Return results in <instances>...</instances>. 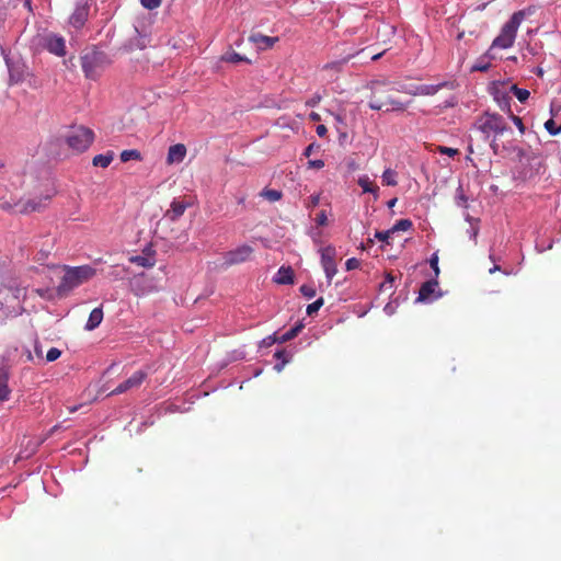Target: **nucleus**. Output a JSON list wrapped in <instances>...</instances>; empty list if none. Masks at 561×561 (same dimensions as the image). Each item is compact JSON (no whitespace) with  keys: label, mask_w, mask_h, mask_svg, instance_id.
I'll return each instance as SVG.
<instances>
[{"label":"nucleus","mask_w":561,"mask_h":561,"mask_svg":"<svg viewBox=\"0 0 561 561\" xmlns=\"http://www.w3.org/2000/svg\"><path fill=\"white\" fill-rule=\"evenodd\" d=\"M473 129L482 135L484 141H490L494 154L500 152V138L506 133H512V128L502 115L488 111L477 117Z\"/></svg>","instance_id":"f257e3e1"},{"label":"nucleus","mask_w":561,"mask_h":561,"mask_svg":"<svg viewBox=\"0 0 561 561\" xmlns=\"http://www.w3.org/2000/svg\"><path fill=\"white\" fill-rule=\"evenodd\" d=\"M371 98L369 107L375 111H404L405 104L392 99L389 95L393 89L390 83L385 81H373L370 83Z\"/></svg>","instance_id":"f03ea898"},{"label":"nucleus","mask_w":561,"mask_h":561,"mask_svg":"<svg viewBox=\"0 0 561 561\" xmlns=\"http://www.w3.org/2000/svg\"><path fill=\"white\" fill-rule=\"evenodd\" d=\"M64 276L57 287V291L61 296L87 283L95 275V268L90 265L64 266Z\"/></svg>","instance_id":"7ed1b4c3"},{"label":"nucleus","mask_w":561,"mask_h":561,"mask_svg":"<svg viewBox=\"0 0 561 561\" xmlns=\"http://www.w3.org/2000/svg\"><path fill=\"white\" fill-rule=\"evenodd\" d=\"M111 62V58L104 51L98 49L88 50L81 56V67L84 76L91 80H96Z\"/></svg>","instance_id":"20e7f679"},{"label":"nucleus","mask_w":561,"mask_h":561,"mask_svg":"<svg viewBox=\"0 0 561 561\" xmlns=\"http://www.w3.org/2000/svg\"><path fill=\"white\" fill-rule=\"evenodd\" d=\"M525 15V12L522 10L513 13L511 19L503 25L501 33L494 38L492 46L503 49L512 47Z\"/></svg>","instance_id":"39448f33"},{"label":"nucleus","mask_w":561,"mask_h":561,"mask_svg":"<svg viewBox=\"0 0 561 561\" xmlns=\"http://www.w3.org/2000/svg\"><path fill=\"white\" fill-rule=\"evenodd\" d=\"M94 139V134L91 129L84 126H77L71 128L67 136V145L77 152L87 150Z\"/></svg>","instance_id":"423d86ee"},{"label":"nucleus","mask_w":561,"mask_h":561,"mask_svg":"<svg viewBox=\"0 0 561 561\" xmlns=\"http://www.w3.org/2000/svg\"><path fill=\"white\" fill-rule=\"evenodd\" d=\"M5 64L9 70L10 83L15 84L25 79L28 68L20 58L5 57Z\"/></svg>","instance_id":"0eeeda50"},{"label":"nucleus","mask_w":561,"mask_h":561,"mask_svg":"<svg viewBox=\"0 0 561 561\" xmlns=\"http://www.w3.org/2000/svg\"><path fill=\"white\" fill-rule=\"evenodd\" d=\"M321 265L330 284L337 272L336 250L333 247H327L321 251Z\"/></svg>","instance_id":"6e6552de"},{"label":"nucleus","mask_w":561,"mask_h":561,"mask_svg":"<svg viewBox=\"0 0 561 561\" xmlns=\"http://www.w3.org/2000/svg\"><path fill=\"white\" fill-rule=\"evenodd\" d=\"M253 249L249 245H241L237 249L229 251L224 256V264L227 266L240 264L245 262L252 254Z\"/></svg>","instance_id":"1a4fd4ad"},{"label":"nucleus","mask_w":561,"mask_h":561,"mask_svg":"<svg viewBox=\"0 0 561 561\" xmlns=\"http://www.w3.org/2000/svg\"><path fill=\"white\" fill-rule=\"evenodd\" d=\"M146 377H147L146 371L138 370V371L134 373L127 380L119 383L110 394L111 396L121 394L130 389L138 388L141 385V382L145 380Z\"/></svg>","instance_id":"9d476101"},{"label":"nucleus","mask_w":561,"mask_h":561,"mask_svg":"<svg viewBox=\"0 0 561 561\" xmlns=\"http://www.w3.org/2000/svg\"><path fill=\"white\" fill-rule=\"evenodd\" d=\"M130 287L136 296H145L154 290L152 279L145 274L135 276L130 282Z\"/></svg>","instance_id":"9b49d317"},{"label":"nucleus","mask_w":561,"mask_h":561,"mask_svg":"<svg viewBox=\"0 0 561 561\" xmlns=\"http://www.w3.org/2000/svg\"><path fill=\"white\" fill-rule=\"evenodd\" d=\"M44 47L51 54L56 56H65L66 55V42L65 38L56 35L48 34L44 37Z\"/></svg>","instance_id":"f8f14e48"},{"label":"nucleus","mask_w":561,"mask_h":561,"mask_svg":"<svg viewBox=\"0 0 561 561\" xmlns=\"http://www.w3.org/2000/svg\"><path fill=\"white\" fill-rule=\"evenodd\" d=\"M89 14V7L85 3L78 4L73 11V13L70 15L69 23L76 27L80 28L83 26L88 19Z\"/></svg>","instance_id":"ddd939ff"},{"label":"nucleus","mask_w":561,"mask_h":561,"mask_svg":"<svg viewBox=\"0 0 561 561\" xmlns=\"http://www.w3.org/2000/svg\"><path fill=\"white\" fill-rule=\"evenodd\" d=\"M186 156V147L183 144L172 145L168 150L167 163H181Z\"/></svg>","instance_id":"4468645a"},{"label":"nucleus","mask_w":561,"mask_h":561,"mask_svg":"<svg viewBox=\"0 0 561 561\" xmlns=\"http://www.w3.org/2000/svg\"><path fill=\"white\" fill-rule=\"evenodd\" d=\"M273 280L280 285L294 283V272L290 266H280L277 273L273 276Z\"/></svg>","instance_id":"2eb2a0df"},{"label":"nucleus","mask_w":561,"mask_h":561,"mask_svg":"<svg viewBox=\"0 0 561 561\" xmlns=\"http://www.w3.org/2000/svg\"><path fill=\"white\" fill-rule=\"evenodd\" d=\"M249 41L252 42L259 49H267L272 47L277 41V37H270L262 34H253L249 37Z\"/></svg>","instance_id":"dca6fc26"},{"label":"nucleus","mask_w":561,"mask_h":561,"mask_svg":"<svg viewBox=\"0 0 561 561\" xmlns=\"http://www.w3.org/2000/svg\"><path fill=\"white\" fill-rule=\"evenodd\" d=\"M438 286V282L436 279H431L422 284L419 290V301H426L431 298V296L435 293L436 287Z\"/></svg>","instance_id":"f3484780"},{"label":"nucleus","mask_w":561,"mask_h":561,"mask_svg":"<svg viewBox=\"0 0 561 561\" xmlns=\"http://www.w3.org/2000/svg\"><path fill=\"white\" fill-rule=\"evenodd\" d=\"M187 205L181 201L174 199L171 204V208L165 213L171 221L178 220L185 211Z\"/></svg>","instance_id":"a211bd4d"},{"label":"nucleus","mask_w":561,"mask_h":561,"mask_svg":"<svg viewBox=\"0 0 561 561\" xmlns=\"http://www.w3.org/2000/svg\"><path fill=\"white\" fill-rule=\"evenodd\" d=\"M103 320V310L101 307H98V308H94L90 316H89V319L85 323V330L88 331H92L94 330L95 328H98L101 322Z\"/></svg>","instance_id":"6ab92c4d"},{"label":"nucleus","mask_w":561,"mask_h":561,"mask_svg":"<svg viewBox=\"0 0 561 561\" xmlns=\"http://www.w3.org/2000/svg\"><path fill=\"white\" fill-rule=\"evenodd\" d=\"M445 83L440 84H421L415 88L414 95H434L438 90L444 87Z\"/></svg>","instance_id":"aec40b11"},{"label":"nucleus","mask_w":561,"mask_h":561,"mask_svg":"<svg viewBox=\"0 0 561 561\" xmlns=\"http://www.w3.org/2000/svg\"><path fill=\"white\" fill-rule=\"evenodd\" d=\"M9 394L8 374L3 367H0V401L7 400Z\"/></svg>","instance_id":"412c9836"},{"label":"nucleus","mask_w":561,"mask_h":561,"mask_svg":"<svg viewBox=\"0 0 561 561\" xmlns=\"http://www.w3.org/2000/svg\"><path fill=\"white\" fill-rule=\"evenodd\" d=\"M114 159V153L112 151L106 152L105 154H98L93 158L92 163L94 167L107 168L110 163Z\"/></svg>","instance_id":"4be33fe9"},{"label":"nucleus","mask_w":561,"mask_h":561,"mask_svg":"<svg viewBox=\"0 0 561 561\" xmlns=\"http://www.w3.org/2000/svg\"><path fill=\"white\" fill-rule=\"evenodd\" d=\"M304 327L305 325L302 322L296 323L290 330H288L287 332L282 334L279 337H277L278 342L285 343V342L294 339L295 336H297L300 333V331L302 330Z\"/></svg>","instance_id":"5701e85b"},{"label":"nucleus","mask_w":561,"mask_h":561,"mask_svg":"<svg viewBox=\"0 0 561 561\" xmlns=\"http://www.w3.org/2000/svg\"><path fill=\"white\" fill-rule=\"evenodd\" d=\"M357 183L365 193H373L377 195L379 188L369 180L367 175L360 176Z\"/></svg>","instance_id":"b1692460"},{"label":"nucleus","mask_w":561,"mask_h":561,"mask_svg":"<svg viewBox=\"0 0 561 561\" xmlns=\"http://www.w3.org/2000/svg\"><path fill=\"white\" fill-rule=\"evenodd\" d=\"M397 172L392 169H386L382 173V184L387 186H396L398 184L397 181Z\"/></svg>","instance_id":"393cba45"},{"label":"nucleus","mask_w":561,"mask_h":561,"mask_svg":"<svg viewBox=\"0 0 561 561\" xmlns=\"http://www.w3.org/2000/svg\"><path fill=\"white\" fill-rule=\"evenodd\" d=\"M413 226L410 219H400L398 220L391 228V231L394 233L397 231H407L411 229Z\"/></svg>","instance_id":"a878e982"},{"label":"nucleus","mask_w":561,"mask_h":561,"mask_svg":"<svg viewBox=\"0 0 561 561\" xmlns=\"http://www.w3.org/2000/svg\"><path fill=\"white\" fill-rule=\"evenodd\" d=\"M394 276L391 274V273H388L386 275V278L385 280L380 284V291L382 293H389V291H392L394 285Z\"/></svg>","instance_id":"bb28decb"},{"label":"nucleus","mask_w":561,"mask_h":561,"mask_svg":"<svg viewBox=\"0 0 561 561\" xmlns=\"http://www.w3.org/2000/svg\"><path fill=\"white\" fill-rule=\"evenodd\" d=\"M141 159V156H140V152L138 150H124L122 153H121V160L123 162H127L129 160H140Z\"/></svg>","instance_id":"cd10ccee"},{"label":"nucleus","mask_w":561,"mask_h":561,"mask_svg":"<svg viewBox=\"0 0 561 561\" xmlns=\"http://www.w3.org/2000/svg\"><path fill=\"white\" fill-rule=\"evenodd\" d=\"M50 197L47 195L45 196L44 198H41V201L37 203L35 201H28L27 204L25 205V210L26 211H34V210H38L42 206H45L46 205V202L49 199Z\"/></svg>","instance_id":"c85d7f7f"},{"label":"nucleus","mask_w":561,"mask_h":561,"mask_svg":"<svg viewBox=\"0 0 561 561\" xmlns=\"http://www.w3.org/2000/svg\"><path fill=\"white\" fill-rule=\"evenodd\" d=\"M512 91L517 100L522 103L526 102L530 95L528 90L518 88L517 85H513Z\"/></svg>","instance_id":"c756f323"},{"label":"nucleus","mask_w":561,"mask_h":561,"mask_svg":"<svg viewBox=\"0 0 561 561\" xmlns=\"http://www.w3.org/2000/svg\"><path fill=\"white\" fill-rule=\"evenodd\" d=\"M261 196L270 202H276L280 199L282 193L277 190H263Z\"/></svg>","instance_id":"7c9ffc66"},{"label":"nucleus","mask_w":561,"mask_h":561,"mask_svg":"<svg viewBox=\"0 0 561 561\" xmlns=\"http://www.w3.org/2000/svg\"><path fill=\"white\" fill-rule=\"evenodd\" d=\"M222 59L225 61H228V62H232V64H237V62H240V61H249L247 57L238 54V53H227Z\"/></svg>","instance_id":"2f4dec72"},{"label":"nucleus","mask_w":561,"mask_h":561,"mask_svg":"<svg viewBox=\"0 0 561 561\" xmlns=\"http://www.w3.org/2000/svg\"><path fill=\"white\" fill-rule=\"evenodd\" d=\"M508 112H510V118L512 119V122L516 125V127L518 128L519 133L523 135L525 134V130H526V127L523 123V119L519 117V116H516L514 115L511 110L508 108Z\"/></svg>","instance_id":"473e14b6"},{"label":"nucleus","mask_w":561,"mask_h":561,"mask_svg":"<svg viewBox=\"0 0 561 561\" xmlns=\"http://www.w3.org/2000/svg\"><path fill=\"white\" fill-rule=\"evenodd\" d=\"M545 128H546V130H547L550 135H552V136L558 135V126H557L556 122H554L552 118L548 119V121L545 123Z\"/></svg>","instance_id":"72a5a7b5"},{"label":"nucleus","mask_w":561,"mask_h":561,"mask_svg":"<svg viewBox=\"0 0 561 561\" xmlns=\"http://www.w3.org/2000/svg\"><path fill=\"white\" fill-rule=\"evenodd\" d=\"M437 150H438L439 153L446 154V156H449V157H454V156L459 153L458 149L450 148V147H445V146H439L437 148Z\"/></svg>","instance_id":"f704fd0d"},{"label":"nucleus","mask_w":561,"mask_h":561,"mask_svg":"<svg viewBox=\"0 0 561 561\" xmlns=\"http://www.w3.org/2000/svg\"><path fill=\"white\" fill-rule=\"evenodd\" d=\"M430 265L435 273V277H437L439 275V267H438V255L436 252L432 254V256L430 259Z\"/></svg>","instance_id":"c9c22d12"},{"label":"nucleus","mask_w":561,"mask_h":561,"mask_svg":"<svg viewBox=\"0 0 561 561\" xmlns=\"http://www.w3.org/2000/svg\"><path fill=\"white\" fill-rule=\"evenodd\" d=\"M61 355V352L56 348V347H51L47 354H46V360L47 362H54L56 360L57 358H59V356Z\"/></svg>","instance_id":"e433bc0d"},{"label":"nucleus","mask_w":561,"mask_h":561,"mask_svg":"<svg viewBox=\"0 0 561 561\" xmlns=\"http://www.w3.org/2000/svg\"><path fill=\"white\" fill-rule=\"evenodd\" d=\"M144 8L153 10L161 4V0H140Z\"/></svg>","instance_id":"4c0bfd02"},{"label":"nucleus","mask_w":561,"mask_h":561,"mask_svg":"<svg viewBox=\"0 0 561 561\" xmlns=\"http://www.w3.org/2000/svg\"><path fill=\"white\" fill-rule=\"evenodd\" d=\"M392 233L393 232L391 231V229L386 230V231H376L375 238H377L379 241L388 242V239L390 238V236Z\"/></svg>","instance_id":"58836bf2"},{"label":"nucleus","mask_w":561,"mask_h":561,"mask_svg":"<svg viewBox=\"0 0 561 561\" xmlns=\"http://www.w3.org/2000/svg\"><path fill=\"white\" fill-rule=\"evenodd\" d=\"M131 262L137 263L138 265L141 266H152L153 264L152 262L149 261V259L139 255L131 257Z\"/></svg>","instance_id":"ea45409f"},{"label":"nucleus","mask_w":561,"mask_h":561,"mask_svg":"<svg viewBox=\"0 0 561 561\" xmlns=\"http://www.w3.org/2000/svg\"><path fill=\"white\" fill-rule=\"evenodd\" d=\"M360 265V262L359 260L355 259V257H351L346 261L345 263V267L347 271H352V270H355V268H358Z\"/></svg>","instance_id":"a19ab883"},{"label":"nucleus","mask_w":561,"mask_h":561,"mask_svg":"<svg viewBox=\"0 0 561 561\" xmlns=\"http://www.w3.org/2000/svg\"><path fill=\"white\" fill-rule=\"evenodd\" d=\"M275 342H278L277 337H275V335H270L261 341V346L268 347L272 346Z\"/></svg>","instance_id":"79ce46f5"},{"label":"nucleus","mask_w":561,"mask_h":561,"mask_svg":"<svg viewBox=\"0 0 561 561\" xmlns=\"http://www.w3.org/2000/svg\"><path fill=\"white\" fill-rule=\"evenodd\" d=\"M291 358V355H286V358L283 359L282 362L277 363L275 366H274V369L277 371V373H280L284 368V366L290 360Z\"/></svg>","instance_id":"37998d69"},{"label":"nucleus","mask_w":561,"mask_h":561,"mask_svg":"<svg viewBox=\"0 0 561 561\" xmlns=\"http://www.w3.org/2000/svg\"><path fill=\"white\" fill-rule=\"evenodd\" d=\"M328 224L327 213L321 210L318 213V226H325Z\"/></svg>","instance_id":"c03bdc74"},{"label":"nucleus","mask_w":561,"mask_h":561,"mask_svg":"<svg viewBox=\"0 0 561 561\" xmlns=\"http://www.w3.org/2000/svg\"><path fill=\"white\" fill-rule=\"evenodd\" d=\"M300 291L308 298H311L314 295V290L307 285H302L300 287Z\"/></svg>","instance_id":"a18cd8bd"},{"label":"nucleus","mask_w":561,"mask_h":561,"mask_svg":"<svg viewBox=\"0 0 561 561\" xmlns=\"http://www.w3.org/2000/svg\"><path fill=\"white\" fill-rule=\"evenodd\" d=\"M286 355H291V354H290V353H288V352H287V351H285V350H278V351H276V353L274 354V357H275V358H277V359H279V360L282 362L283 359H285V358H286Z\"/></svg>","instance_id":"49530a36"},{"label":"nucleus","mask_w":561,"mask_h":561,"mask_svg":"<svg viewBox=\"0 0 561 561\" xmlns=\"http://www.w3.org/2000/svg\"><path fill=\"white\" fill-rule=\"evenodd\" d=\"M341 66H342V62H333V64H328L324 66L323 70L324 71H328L330 69H334L335 71H339L341 69Z\"/></svg>","instance_id":"de8ad7c7"},{"label":"nucleus","mask_w":561,"mask_h":561,"mask_svg":"<svg viewBox=\"0 0 561 561\" xmlns=\"http://www.w3.org/2000/svg\"><path fill=\"white\" fill-rule=\"evenodd\" d=\"M332 122H333V125L334 127L336 128V130L341 134V136H345L344 133H341L340 129H339V124L342 123V119L340 116L337 115H332Z\"/></svg>","instance_id":"09e8293b"},{"label":"nucleus","mask_w":561,"mask_h":561,"mask_svg":"<svg viewBox=\"0 0 561 561\" xmlns=\"http://www.w3.org/2000/svg\"><path fill=\"white\" fill-rule=\"evenodd\" d=\"M328 133L325 124H318V137H324Z\"/></svg>","instance_id":"8fccbe9b"},{"label":"nucleus","mask_w":561,"mask_h":561,"mask_svg":"<svg viewBox=\"0 0 561 561\" xmlns=\"http://www.w3.org/2000/svg\"><path fill=\"white\" fill-rule=\"evenodd\" d=\"M313 312H316V301L311 302L307 307V313L311 316Z\"/></svg>","instance_id":"3c124183"},{"label":"nucleus","mask_w":561,"mask_h":561,"mask_svg":"<svg viewBox=\"0 0 561 561\" xmlns=\"http://www.w3.org/2000/svg\"><path fill=\"white\" fill-rule=\"evenodd\" d=\"M313 148H314V144H313V142H312V144H310V145L306 148V150H305V154H306L308 158L310 157V154H311V152H312Z\"/></svg>","instance_id":"603ef678"},{"label":"nucleus","mask_w":561,"mask_h":561,"mask_svg":"<svg viewBox=\"0 0 561 561\" xmlns=\"http://www.w3.org/2000/svg\"><path fill=\"white\" fill-rule=\"evenodd\" d=\"M48 253L49 252H46V251H39L38 254H37V260L42 261V260L46 259Z\"/></svg>","instance_id":"864d4df0"},{"label":"nucleus","mask_w":561,"mask_h":561,"mask_svg":"<svg viewBox=\"0 0 561 561\" xmlns=\"http://www.w3.org/2000/svg\"><path fill=\"white\" fill-rule=\"evenodd\" d=\"M23 289L16 288L13 293V296L15 299H20V296L22 295Z\"/></svg>","instance_id":"5fc2aeb1"},{"label":"nucleus","mask_w":561,"mask_h":561,"mask_svg":"<svg viewBox=\"0 0 561 561\" xmlns=\"http://www.w3.org/2000/svg\"><path fill=\"white\" fill-rule=\"evenodd\" d=\"M35 353H36L37 357L42 358L43 351L37 344L35 345Z\"/></svg>","instance_id":"6e6d98bb"},{"label":"nucleus","mask_w":561,"mask_h":561,"mask_svg":"<svg viewBox=\"0 0 561 561\" xmlns=\"http://www.w3.org/2000/svg\"><path fill=\"white\" fill-rule=\"evenodd\" d=\"M486 69H488V66H483V65L474 66L472 68V70H479V71H485Z\"/></svg>","instance_id":"4d7b16f0"},{"label":"nucleus","mask_w":561,"mask_h":561,"mask_svg":"<svg viewBox=\"0 0 561 561\" xmlns=\"http://www.w3.org/2000/svg\"><path fill=\"white\" fill-rule=\"evenodd\" d=\"M386 53V50L381 51V53H378V54H375L371 59L373 60H378L379 58H381V56Z\"/></svg>","instance_id":"13d9d810"},{"label":"nucleus","mask_w":561,"mask_h":561,"mask_svg":"<svg viewBox=\"0 0 561 561\" xmlns=\"http://www.w3.org/2000/svg\"><path fill=\"white\" fill-rule=\"evenodd\" d=\"M397 203V198H392L388 202V207H393L394 204Z\"/></svg>","instance_id":"bf43d9fd"},{"label":"nucleus","mask_w":561,"mask_h":561,"mask_svg":"<svg viewBox=\"0 0 561 561\" xmlns=\"http://www.w3.org/2000/svg\"><path fill=\"white\" fill-rule=\"evenodd\" d=\"M309 118L312 119V121H316V118H317L316 112L311 111L309 113Z\"/></svg>","instance_id":"052dcab7"},{"label":"nucleus","mask_w":561,"mask_h":561,"mask_svg":"<svg viewBox=\"0 0 561 561\" xmlns=\"http://www.w3.org/2000/svg\"><path fill=\"white\" fill-rule=\"evenodd\" d=\"M24 5L31 11L32 10V7H31V0H25L24 1Z\"/></svg>","instance_id":"680f3d73"},{"label":"nucleus","mask_w":561,"mask_h":561,"mask_svg":"<svg viewBox=\"0 0 561 561\" xmlns=\"http://www.w3.org/2000/svg\"><path fill=\"white\" fill-rule=\"evenodd\" d=\"M308 164H309L310 168H314L316 167V160L309 159Z\"/></svg>","instance_id":"e2e57ef3"},{"label":"nucleus","mask_w":561,"mask_h":561,"mask_svg":"<svg viewBox=\"0 0 561 561\" xmlns=\"http://www.w3.org/2000/svg\"><path fill=\"white\" fill-rule=\"evenodd\" d=\"M500 270V266L499 265H494L492 268H490V273H494L495 271H499Z\"/></svg>","instance_id":"0e129e2a"},{"label":"nucleus","mask_w":561,"mask_h":561,"mask_svg":"<svg viewBox=\"0 0 561 561\" xmlns=\"http://www.w3.org/2000/svg\"><path fill=\"white\" fill-rule=\"evenodd\" d=\"M322 305H323V299L318 298V310L322 307Z\"/></svg>","instance_id":"69168bd1"},{"label":"nucleus","mask_w":561,"mask_h":561,"mask_svg":"<svg viewBox=\"0 0 561 561\" xmlns=\"http://www.w3.org/2000/svg\"><path fill=\"white\" fill-rule=\"evenodd\" d=\"M323 165V161L318 159V170L321 169Z\"/></svg>","instance_id":"338daca9"},{"label":"nucleus","mask_w":561,"mask_h":561,"mask_svg":"<svg viewBox=\"0 0 561 561\" xmlns=\"http://www.w3.org/2000/svg\"><path fill=\"white\" fill-rule=\"evenodd\" d=\"M310 202H311L312 204H316V196H312V195H311V196H310Z\"/></svg>","instance_id":"774afa93"}]
</instances>
